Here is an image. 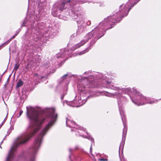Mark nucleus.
Wrapping results in <instances>:
<instances>
[{"label": "nucleus", "mask_w": 161, "mask_h": 161, "mask_svg": "<svg viewBox=\"0 0 161 161\" xmlns=\"http://www.w3.org/2000/svg\"><path fill=\"white\" fill-rule=\"evenodd\" d=\"M26 109L27 116L30 120L29 132L21 136V145L25 144L38 131L45 120H47V118L50 120V122L35 138L31 148V154L25 160V161H35L36 155L40 147L43 136L56 121L57 114L55 113L53 108L48 109L45 117L44 115L42 116L40 115L39 108L27 107Z\"/></svg>", "instance_id": "1"}, {"label": "nucleus", "mask_w": 161, "mask_h": 161, "mask_svg": "<svg viewBox=\"0 0 161 161\" xmlns=\"http://www.w3.org/2000/svg\"><path fill=\"white\" fill-rule=\"evenodd\" d=\"M131 0L127 2L125 5L122 4L120 5L119 8V11L112 16H110L105 18L102 22H101L92 31L88 33L85 36V39L82 40L79 43L75 45L72 47V50H75L78 48L84 45L89 39H91L94 35L99 33V31H103V29L104 31L109 29L110 28H107L106 26L109 25H114L115 23H117L120 19L123 17L126 16L128 14L130 10L132 7H133L140 0H134V3L132 4Z\"/></svg>", "instance_id": "2"}, {"label": "nucleus", "mask_w": 161, "mask_h": 161, "mask_svg": "<svg viewBox=\"0 0 161 161\" xmlns=\"http://www.w3.org/2000/svg\"><path fill=\"white\" fill-rule=\"evenodd\" d=\"M102 86L103 87L107 88H110L112 90L116 91L114 94L111 93L107 92H104V95L107 97H114L118 99V102L119 105V109L120 115L121 116L124 125V128L123 132L122 139L124 141L125 140V136L126 135L127 126L125 123V117L124 114V110H123V107L122 106L121 103L123 104L125 101V97L122 95V93H124L125 94H129L130 93L132 94V98L134 97V90H136L133 88L132 91L131 90L130 88H122L119 87L114 86L112 85V83L110 80H107L106 79L103 80L101 81ZM135 95V94H134ZM132 97H131V98Z\"/></svg>", "instance_id": "3"}, {"label": "nucleus", "mask_w": 161, "mask_h": 161, "mask_svg": "<svg viewBox=\"0 0 161 161\" xmlns=\"http://www.w3.org/2000/svg\"><path fill=\"white\" fill-rule=\"evenodd\" d=\"M134 97L131 98L132 102L137 105H143L145 103L153 104L157 102L152 98H147L141 94L136 90H134Z\"/></svg>", "instance_id": "4"}, {"label": "nucleus", "mask_w": 161, "mask_h": 161, "mask_svg": "<svg viewBox=\"0 0 161 161\" xmlns=\"http://www.w3.org/2000/svg\"><path fill=\"white\" fill-rule=\"evenodd\" d=\"M66 125L67 126H69L70 127L78 129H80V131H77L76 135H79L81 136L84 138H87L88 139L91 140L92 142V144L90 148V151L91 152L92 143L94 142L93 139L90 136H84L83 135L80 134V133H81V131H82V130H84V131L86 132V130L85 129L78 126L76 124L74 121L71 120L67 118L66 119Z\"/></svg>", "instance_id": "5"}, {"label": "nucleus", "mask_w": 161, "mask_h": 161, "mask_svg": "<svg viewBox=\"0 0 161 161\" xmlns=\"http://www.w3.org/2000/svg\"><path fill=\"white\" fill-rule=\"evenodd\" d=\"M20 145V136H19L14 141L13 145L9 151L5 161H12L14 157V153L16 151Z\"/></svg>", "instance_id": "6"}, {"label": "nucleus", "mask_w": 161, "mask_h": 161, "mask_svg": "<svg viewBox=\"0 0 161 161\" xmlns=\"http://www.w3.org/2000/svg\"><path fill=\"white\" fill-rule=\"evenodd\" d=\"M34 53L32 52L31 53V56L32 57V59H30L28 62L26 68L30 70H32L35 69L36 66L38 65L40 56L36 55V54H34Z\"/></svg>", "instance_id": "7"}, {"label": "nucleus", "mask_w": 161, "mask_h": 161, "mask_svg": "<svg viewBox=\"0 0 161 161\" xmlns=\"http://www.w3.org/2000/svg\"><path fill=\"white\" fill-rule=\"evenodd\" d=\"M70 0L68 1L66 3H56L54 5L52 9V14L54 16H56L58 14L60 13L64 9H65V5L67 4V2L69 3Z\"/></svg>", "instance_id": "8"}, {"label": "nucleus", "mask_w": 161, "mask_h": 161, "mask_svg": "<svg viewBox=\"0 0 161 161\" xmlns=\"http://www.w3.org/2000/svg\"><path fill=\"white\" fill-rule=\"evenodd\" d=\"M76 15L75 14H73L72 15V16L73 17V19H76V22L78 24L83 22L84 20L83 19V18H82V16L81 15L78 16L76 13Z\"/></svg>", "instance_id": "9"}, {"label": "nucleus", "mask_w": 161, "mask_h": 161, "mask_svg": "<svg viewBox=\"0 0 161 161\" xmlns=\"http://www.w3.org/2000/svg\"><path fill=\"white\" fill-rule=\"evenodd\" d=\"M44 76H40L38 75L37 73H35L33 75V81L34 82L35 84H37L39 82V81L41 79H42L44 78Z\"/></svg>", "instance_id": "10"}, {"label": "nucleus", "mask_w": 161, "mask_h": 161, "mask_svg": "<svg viewBox=\"0 0 161 161\" xmlns=\"http://www.w3.org/2000/svg\"><path fill=\"white\" fill-rule=\"evenodd\" d=\"M81 97L79 96L78 97V102H76V104L78 105V107L80 106L83 105L85 103L86 101V100H85V99L83 98L82 100H81Z\"/></svg>", "instance_id": "11"}, {"label": "nucleus", "mask_w": 161, "mask_h": 161, "mask_svg": "<svg viewBox=\"0 0 161 161\" xmlns=\"http://www.w3.org/2000/svg\"><path fill=\"white\" fill-rule=\"evenodd\" d=\"M75 101H66V104L71 106V107H78V105L76 104L75 103Z\"/></svg>", "instance_id": "12"}, {"label": "nucleus", "mask_w": 161, "mask_h": 161, "mask_svg": "<svg viewBox=\"0 0 161 161\" xmlns=\"http://www.w3.org/2000/svg\"><path fill=\"white\" fill-rule=\"evenodd\" d=\"M85 30V27L82 25L78 26V29L77 31V34H80L84 31Z\"/></svg>", "instance_id": "13"}, {"label": "nucleus", "mask_w": 161, "mask_h": 161, "mask_svg": "<svg viewBox=\"0 0 161 161\" xmlns=\"http://www.w3.org/2000/svg\"><path fill=\"white\" fill-rule=\"evenodd\" d=\"M17 34H18L17 33V34H15L14 36H13L12 37H11V38L9 40H8L6 42H5L4 43H3L2 45L0 47L2 48L3 47L5 46V45L8 44L12 39H13L15 37L17 36Z\"/></svg>", "instance_id": "14"}, {"label": "nucleus", "mask_w": 161, "mask_h": 161, "mask_svg": "<svg viewBox=\"0 0 161 161\" xmlns=\"http://www.w3.org/2000/svg\"><path fill=\"white\" fill-rule=\"evenodd\" d=\"M27 92L25 90H23L22 91V98L23 100L25 99L27 97Z\"/></svg>", "instance_id": "15"}, {"label": "nucleus", "mask_w": 161, "mask_h": 161, "mask_svg": "<svg viewBox=\"0 0 161 161\" xmlns=\"http://www.w3.org/2000/svg\"><path fill=\"white\" fill-rule=\"evenodd\" d=\"M78 90H79L80 91H81L82 92L81 93V95L82 94H83L84 93V90H85V88L81 87V85H78Z\"/></svg>", "instance_id": "16"}, {"label": "nucleus", "mask_w": 161, "mask_h": 161, "mask_svg": "<svg viewBox=\"0 0 161 161\" xmlns=\"http://www.w3.org/2000/svg\"><path fill=\"white\" fill-rule=\"evenodd\" d=\"M90 77H92V75H88V76H86L85 77H82L81 76H80V79L79 78V79H80L81 81L85 80V79H87V80L88 79L89 80L90 79L92 78H90Z\"/></svg>", "instance_id": "17"}, {"label": "nucleus", "mask_w": 161, "mask_h": 161, "mask_svg": "<svg viewBox=\"0 0 161 161\" xmlns=\"http://www.w3.org/2000/svg\"><path fill=\"white\" fill-rule=\"evenodd\" d=\"M71 77L70 75H69L68 74L64 75L61 77V79L63 80H64L65 79H69Z\"/></svg>", "instance_id": "18"}, {"label": "nucleus", "mask_w": 161, "mask_h": 161, "mask_svg": "<svg viewBox=\"0 0 161 161\" xmlns=\"http://www.w3.org/2000/svg\"><path fill=\"white\" fill-rule=\"evenodd\" d=\"M15 115L17 118L20 116V110L19 109L17 110L15 112Z\"/></svg>", "instance_id": "19"}, {"label": "nucleus", "mask_w": 161, "mask_h": 161, "mask_svg": "<svg viewBox=\"0 0 161 161\" xmlns=\"http://www.w3.org/2000/svg\"><path fill=\"white\" fill-rule=\"evenodd\" d=\"M76 1V2H79L81 3H86L87 2H88V1H87L86 0H72V2H73V3H74V2L75 1Z\"/></svg>", "instance_id": "20"}, {"label": "nucleus", "mask_w": 161, "mask_h": 161, "mask_svg": "<svg viewBox=\"0 0 161 161\" xmlns=\"http://www.w3.org/2000/svg\"><path fill=\"white\" fill-rule=\"evenodd\" d=\"M125 144L124 142L122 141L120 143V145L119 147V151L122 150L123 151L124 145Z\"/></svg>", "instance_id": "21"}, {"label": "nucleus", "mask_w": 161, "mask_h": 161, "mask_svg": "<svg viewBox=\"0 0 161 161\" xmlns=\"http://www.w3.org/2000/svg\"><path fill=\"white\" fill-rule=\"evenodd\" d=\"M91 83L92 86H89V87H97L98 86L97 85V83H96V82H95L94 81L93 82L92 81Z\"/></svg>", "instance_id": "22"}, {"label": "nucleus", "mask_w": 161, "mask_h": 161, "mask_svg": "<svg viewBox=\"0 0 161 161\" xmlns=\"http://www.w3.org/2000/svg\"><path fill=\"white\" fill-rule=\"evenodd\" d=\"M90 49V48H87L84 51H81L79 53V55H81V54H84L86 53Z\"/></svg>", "instance_id": "23"}, {"label": "nucleus", "mask_w": 161, "mask_h": 161, "mask_svg": "<svg viewBox=\"0 0 161 161\" xmlns=\"http://www.w3.org/2000/svg\"><path fill=\"white\" fill-rule=\"evenodd\" d=\"M66 51H65L64 50H61L60 52V53L61 54V57H64V55H66Z\"/></svg>", "instance_id": "24"}, {"label": "nucleus", "mask_w": 161, "mask_h": 161, "mask_svg": "<svg viewBox=\"0 0 161 161\" xmlns=\"http://www.w3.org/2000/svg\"><path fill=\"white\" fill-rule=\"evenodd\" d=\"M19 66V64L18 63H16L15 66L14 68V71H16L18 69Z\"/></svg>", "instance_id": "25"}, {"label": "nucleus", "mask_w": 161, "mask_h": 161, "mask_svg": "<svg viewBox=\"0 0 161 161\" xmlns=\"http://www.w3.org/2000/svg\"><path fill=\"white\" fill-rule=\"evenodd\" d=\"M79 148V146H75V148H74V149H71L69 148V152H71V151H72L73 150H76L77 149Z\"/></svg>", "instance_id": "26"}, {"label": "nucleus", "mask_w": 161, "mask_h": 161, "mask_svg": "<svg viewBox=\"0 0 161 161\" xmlns=\"http://www.w3.org/2000/svg\"><path fill=\"white\" fill-rule=\"evenodd\" d=\"M20 86V80H18V82L16 85V88L17 89L19 88Z\"/></svg>", "instance_id": "27"}, {"label": "nucleus", "mask_w": 161, "mask_h": 161, "mask_svg": "<svg viewBox=\"0 0 161 161\" xmlns=\"http://www.w3.org/2000/svg\"><path fill=\"white\" fill-rule=\"evenodd\" d=\"M74 8H73L72 9V12H73L75 13L76 12H77L79 10V9H75Z\"/></svg>", "instance_id": "28"}, {"label": "nucleus", "mask_w": 161, "mask_h": 161, "mask_svg": "<svg viewBox=\"0 0 161 161\" xmlns=\"http://www.w3.org/2000/svg\"><path fill=\"white\" fill-rule=\"evenodd\" d=\"M99 160L100 161H107L108 160L105 158H100L99 159Z\"/></svg>", "instance_id": "29"}, {"label": "nucleus", "mask_w": 161, "mask_h": 161, "mask_svg": "<svg viewBox=\"0 0 161 161\" xmlns=\"http://www.w3.org/2000/svg\"><path fill=\"white\" fill-rule=\"evenodd\" d=\"M6 120V118H5L4 120L2 122V124L0 125V126H1V127L3 125Z\"/></svg>", "instance_id": "30"}, {"label": "nucleus", "mask_w": 161, "mask_h": 161, "mask_svg": "<svg viewBox=\"0 0 161 161\" xmlns=\"http://www.w3.org/2000/svg\"><path fill=\"white\" fill-rule=\"evenodd\" d=\"M91 24V22L90 21H87V22L86 23V24L87 25H90Z\"/></svg>", "instance_id": "31"}, {"label": "nucleus", "mask_w": 161, "mask_h": 161, "mask_svg": "<svg viewBox=\"0 0 161 161\" xmlns=\"http://www.w3.org/2000/svg\"><path fill=\"white\" fill-rule=\"evenodd\" d=\"M13 129V128L12 127H11L10 129V130H12Z\"/></svg>", "instance_id": "32"}, {"label": "nucleus", "mask_w": 161, "mask_h": 161, "mask_svg": "<svg viewBox=\"0 0 161 161\" xmlns=\"http://www.w3.org/2000/svg\"><path fill=\"white\" fill-rule=\"evenodd\" d=\"M23 84V82L21 80V86Z\"/></svg>", "instance_id": "33"}, {"label": "nucleus", "mask_w": 161, "mask_h": 161, "mask_svg": "<svg viewBox=\"0 0 161 161\" xmlns=\"http://www.w3.org/2000/svg\"><path fill=\"white\" fill-rule=\"evenodd\" d=\"M21 161H24V160H23V157H21Z\"/></svg>", "instance_id": "34"}, {"label": "nucleus", "mask_w": 161, "mask_h": 161, "mask_svg": "<svg viewBox=\"0 0 161 161\" xmlns=\"http://www.w3.org/2000/svg\"><path fill=\"white\" fill-rule=\"evenodd\" d=\"M102 36H103V35H102L101 36H100V37H98V36H97V38H100Z\"/></svg>", "instance_id": "35"}, {"label": "nucleus", "mask_w": 161, "mask_h": 161, "mask_svg": "<svg viewBox=\"0 0 161 161\" xmlns=\"http://www.w3.org/2000/svg\"><path fill=\"white\" fill-rule=\"evenodd\" d=\"M58 55H57V57H58V58H59L60 57V56H58Z\"/></svg>", "instance_id": "36"}, {"label": "nucleus", "mask_w": 161, "mask_h": 161, "mask_svg": "<svg viewBox=\"0 0 161 161\" xmlns=\"http://www.w3.org/2000/svg\"><path fill=\"white\" fill-rule=\"evenodd\" d=\"M23 112V111L21 110V114Z\"/></svg>", "instance_id": "37"}, {"label": "nucleus", "mask_w": 161, "mask_h": 161, "mask_svg": "<svg viewBox=\"0 0 161 161\" xmlns=\"http://www.w3.org/2000/svg\"><path fill=\"white\" fill-rule=\"evenodd\" d=\"M3 141H2V142H1V144L3 143Z\"/></svg>", "instance_id": "38"}, {"label": "nucleus", "mask_w": 161, "mask_h": 161, "mask_svg": "<svg viewBox=\"0 0 161 161\" xmlns=\"http://www.w3.org/2000/svg\"><path fill=\"white\" fill-rule=\"evenodd\" d=\"M127 161L126 160H123V161Z\"/></svg>", "instance_id": "39"}, {"label": "nucleus", "mask_w": 161, "mask_h": 161, "mask_svg": "<svg viewBox=\"0 0 161 161\" xmlns=\"http://www.w3.org/2000/svg\"><path fill=\"white\" fill-rule=\"evenodd\" d=\"M0 147L1 148H2V147H1V145H0Z\"/></svg>", "instance_id": "40"}, {"label": "nucleus", "mask_w": 161, "mask_h": 161, "mask_svg": "<svg viewBox=\"0 0 161 161\" xmlns=\"http://www.w3.org/2000/svg\"><path fill=\"white\" fill-rule=\"evenodd\" d=\"M86 73H87V72H85V74H86Z\"/></svg>", "instance_id": "41"}, {"label": "nucleus", "mask_w": 161, "mask_h": 161, "mask_svg": "<svg viewBox=\"0 0 161 161\" xmlns=\"http://www.w3.org/2000/svg\"><path fill=\"white\" fill-rule=\"evenodd\" d=\"M71 130L72 131H73V130L72 129V130Z\"/></svg>", "instance_id": "42"}, {"label": "nucleus", "mask_w": 161, "mask_h": 161, "mask_svg": "<svg viewBox=\"0 0 161 161\" xmlns=\"http://www.w3.org/2000/svg\"><path fill=\"white\" fill-rule=\"evenodd\" d=\"M1 128V126H0V128Z\"/></svg>", "instance_id": "43"}, {"label": "nucleus", "mask_w": 161, "mask_h": 161, "mask_svg": "<svg viewBox=\"0 0 161 161\" xmlns=\"http://www.w3.org/2000/svg\"><path fill=\"white\" fill-rule=\"evenodd\" d=\"M20 161H21V160Z\"/></svg>", "instance_id": "44"}]
</instances>
